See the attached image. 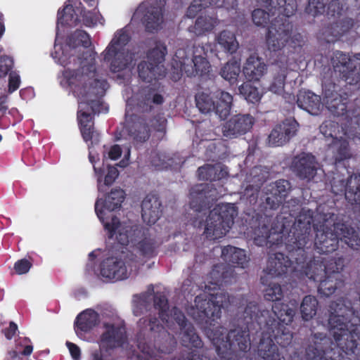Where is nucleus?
I'll use <instances>...</instances> for the list:
<instances>
[{"label":"nucleus","instance_id":"obj_39","mask_svg":"<svg viewBox=\"0 0 360 360\" xmlns=\"http://www.w3.org/2000/svg\"><path fill=\"white\" fill-rule=\"evenodd\" d=\"M227 174L226 169L219 163L214 165H206L198 169V176L200 180H219L226 177Z\"/></svg>","mask_w":360,"mask_h":360},{"label":"nucleus","instance_id":"obj_32","mask_svg":"<svg viewBox=\"0 0 360 360\" xmlns=\"http://www.w3.org/2000/svg\"><path fill=\"white\" fill-rule=\"evenodd\" d=\"M257 354L264 360H285L278 352L276 345L274 344L271 335L264 330L257 347Z\"/></svg>","mask_w":360,"mask_h":360},{"label":"nucleus","instance_id":"obj_49","mask_svg":"<svg viewBox=\"0 0 360 360\" xmlns=\"http://www.w3.org/2000/svg\"><path fill=\"white\" fill-rule=\"evenodd\" d=\"M345 198L351 204L360 203V174L352 175L348 179V188Z\"/></svg>","mask_w":360,"mask_h":360},{"label":"nucleus","instance_id":"obj_47","mask_svg":"<svg viewBox=\"0 0 360 360\" xmlns=\"http://www.w3.org/2000/svg\"><path fill=\"white\" fill-rule=\"evenodd\" d=\"M195 103L199 110L204 114L213 112L214 109L215 97L210 92L199 91L195 96Z\"/></svg>","mask_w":360,"mask_h":360},{"label":"nucleus","instance_id":"obj_52","mask_svg":"<svg viewBox=\"0 0 360 360\" xmlns=\"http://www.w3.org/2000/svg\"><path fill=\"white\" fill-rule=\"evenodd\" d=\"M90 45L91 40L89 36L84 30L77 29L69 37V51L71 49H74L81 46L87 48Z\"/></svg>","mask_w":360,"mask_h":360},{"label":"nucleus","instance_id":"obj_5","mask_svg":"<svg viewBox=\"0 0 360 360\" xmlns=\"http://www.w3.org/2000/svg\"><path fill=\"white\" fill-rule=\"evenodd\" d=\"M207 336L215 347L218 355L224 357L229 351L247 352L250 349L248 326H237L227 332L218 326L207 332Z\"/></svg>","mask_w":360,"mask_h":360},{"label":"nucleus","instance_id":"obj_60","mask_svg":"<svg viewBox=\"0 0 360 360\" xmlns=\"http://www.w3.org/2000/svg\"><path fill=\"white\" fill-rule=\"evenodd\" d=\"M327 0H308L305 11L309 15L316 16L325 12Z\"/></svg>","mask_w":360,"mask_h":360},{"label":"nucleus","instance_id":"obj_37","mask_svg":"<svg viewBox=\"0 0 360 360\" xmlns=\"http://www.w3.org/2000/svg\"><path fill=\"white\" fill-rule=\"evenodd\" d=\"M214 97L217 101L214 102L213 112L224 120L230 115L233 97L228 92L221 90H217L214 93Z\"/></svg>","mask_w":360,"mask_h":360},{"label":"nucleus","instance_id":"obj_25","mask_svg":"<svg viewBox=\"0 0 360 360\" xmlns=\"http://www.w3.org/2000/svg\"><path fill=\"white\" fill-rule=\"evenodd\" d=\"M298 123L293 119H287L276 125L269 135V143L273 146H280L288 143L297 130Z\"/></svg>","mask_w":360,"mask_h":360},{"label":"nucleus","instance_id":"obj_23","mask_svg":"<svg viewBox=\"0 0 360 360\" xmlns=\"http://www.w3.org/2000/svg\"><path fill=\"white\" fill-rule=\"evenodd\" d=\"M332 341L324 333L312 334L308 339L305 347L307 360H330L326 356V353L331 348Z\"/></svg>","mask_w":360,"mask_h":360},{"label":"nucleus","instance_id":"obj_51","mask_svg":"<svg viewBox=\"0 0 360 360\" xmlns=\"http://www.w3.org/2000/svg\"><path fill=\"white\" fill-rule=\"evenodd\" d=\"M318 301L311 295L305 296L300 306L302 317L305 321L311 319L316 314Z\"/></svg>","mask_w":360,"mask_h":360},{"label":"nucleus","instance_id":"obj_45","mask_svg":"<svg viewBox=\"0 0 360 360\" xmlns=\"http://www.w3.org/2000/svg\"><path fill=\"white\" fill-rule=\"evenodd\" d=\"M272 314L269 312L267 316V320L269 319V316L274 317L281 323L288 324L292 322L293 316L295 315V310L288 307L287 304L281 303H275L272 306Z\"/></svg>","mask_w":360,"mask_h":360},{"label":"nucleus","instance_id":"obj_59","mask_svg":"<svg viewBox=\"0 0 360 360\" xmlns=\"http://www.w3.org/2000/svg\"><path fill=\"white\" fill-rule=\"evenodd\" d=\"M154 306L159 309L160 317L163 321L169 322L168 302L166 297L161 294H156L154 297Z\"/></svg>","mask_w":360,"mask_h":360},{"label":"nucleus","instance_id":"obj_40","mask_svg":"<svg viewBox=\"0 0 360 360\" xmlns=\"http://www.w3.org/2000/svg\"><path fill=\"white\" fill-rule=\"evenodd\" d=\"M222 257L230 265H237L241 268H244L248 262L245 251L233 246L224 248L222 250Z\"/></svg>","mask_w":360,"mask_h":360},{"label":"nucleus","instance_id":"obj_43","mask_svg":"<svg viewBox=\"0 0 360 360\" xmlns=\"http://www.w3.org/2000/svg\"><path fill=\"white\" fill-rule=\"evenodd\" d=\"M180 335L182 345L187 347H193L196 348L202 347V342L191 323L184 324L181 328Z\"/></svg>","mask_w":360,"mask_h":360},{"label":"nucleus","instance_id":"obj_58","mask_svg":"<svg viewBox=\"0 0 360 360\" xmlns=\"http://www.w3.org/2000/svg\"><path fill=\"white\" fill-rule=\"evenodd\" d=\"M323 88V100L326 105L327 101L335 98V96L340 95L337 90V86L333 81H330L329 78L324 77L322 82Z\"/></svg>","mask_w":360,"mask_h":360},{"label":"nucleus","instance_id":"obj_8","mask_svg":"<svg viewBox=\"0 0 360 360\" xmlns=\"http://www.w3.org/2000/svg\"><path fill=\"white\" fill-rule=\"evenodd\" d=\"M136 256L131 252H122L120 257H109L101 264V275L108 279L123 280L136 271Z\"/></svg>","mask_w":360,"mask_h":360},{"label":"nucleus","instance_id":"obj_19","mask_svg":"<svg viewBox=\"0 0 360 360\" xmlns=\"http://www.w3.org/2000/svg\"><path fill=\"white\" fill-rule=\"evenodd\" d=\"M290 167L299 179L310 181L316 174L319 163L313 155L302 153L292 158Z\"/></svg>","mask_w":360,"mask_h":360},{"label":"nucleus","instance_id":"obj_18","mask_svg":"<svg viewBox=\"0 0 360 360\" xmlns=\"http://www.w3.org/2000/svg\"><path fill=\"white\" fill-rule=\"evenodd\" d=\"M162 102L163 97L155 90L145 88L128 101L126 112L129 110V113H131L133 108L136 112H149L154 105H160Z\"/></svg>","mask_w":360,"mask_h":360},{"label":"nucleus","instance_id":"obj_53","mask_svg":"<svg viewBox=\"0 0 360 360\" xmlns=\"http://www.w3.org/2000/svg\"><path fill=\"white\" fill-rule=\"evenodd\" d=\"M319 292L325 296H330L333 294L340 282H338V277L335 275L326 276L319 281Z\"/></svg>","mask_w":360,"mask_h":360},{"label":"nucleus","instance_id":"obj_15","mask_svg":"<svg viewBox=\"0 0 360 360\" xmlns=\"http://www.w3.org/2000/svg\"><path fill=\"white\" fill-rule=\"evenodd\" d=\"M103 24V18L98 12L86 11L79 0H69V27L80 26L94 27Z\"/></svg>","mask_w":360,"mask_h":360},{"label":"nucleus","instance_id":"obj_2","mask_svg":"<svg viewBox=\"0 0 360 360\" xmlns=\"http://www.w3.org/2000/svg\"><path fill=\"white\" fill-rule=\"evenodd\" d=\"M319 221L314 224L316 232L314 246L319 253L335 251L339 240L343 241L350 248L360 249V234L350 226L337 221L331 212L319 213Z\"/></svg>","mask_w":360,"mask_h":360},{"label":"nucleus","instance_id":"obj_29","mask_svg":"<svg viewBox=\"0 0 360 360\" xmlns=\"http://www.w3.org/2000/svg\"><path fill=\"white\" fill-rule=\"evenodd\" d=\"M91 104L80 103L77 112V118L80 124V129L84 139L87 141L92 140L95 136L94 122L92 121ZM94 113H95L94 112Z\"/></svg>","mask_w":360,"mask_h":360},{"label":"nucleus","instance_id":"obj_24","mask_svg":"<svg viewBox=\"0 0 360 360\" xmlns=\"http://www.w3.org/2000/svg\"><path fill=\"white\" fill-rule=\"evenodd\" d=\"M126 128L129 136L137 143L146 141L150 136V129L146 120L127 110L125 114Z\"/></svg>","mask_w":360,"mask_h":360},{"label":"nucleus","instance_id":"obj_56","mask_svg":"<svg viewBox=\"0 0 360 360\" xmlns=\"http://www.w3.org/2000/svg\"><path fill=\"white\" fill-rule=\"evenodd\" d=\"M240 94H241L248 101L255 103L261 98V94L257 88L252 86L249 82L243 83L238 87Z\"/></svg>","mask_w":360,"mask_h":360},{"label":"nucleus","instance_id":"obj_3","mask_svg":"<svg viewBox=\"0 0 360 360\" xmlns=\"http://www.w3.org/2000/svg\"><path fill=\"white\" fill-rule=\"evenodd\" d=\"M234 297L226 292L195 297L193 304L187 309L188 314L198 323H207L221 317V309L234 303Z\"/></svg>","mask_w":360,"mask_h":360},{"label":"nucleus","instance_id":"obj_33","mask_svg":"<svg viewBox=\"0 0 360 360\" xmlns=\"http://www.w3.org/2000/svg\"><path fill=\"white\" fill-rule=\"evenodd\" d=\"M291 262L281 252L269 254L265 271L272 277L282 276L287 273Z\"/></svg>","mask_w":360,"mask_h":360},{"label":"nucleus","instance_id":"obj_54","mask_svg":"<svg viewBox=\"0 0 360 360\" xmlns=\"http://www.w3.org/2000/svg\"><path fill=\"white\" fill-rule=\"evenodd\" d=\"M130 37L129 33L124 30H120L116 32L110 44L108 47V51H115V50L128 49L126 45L129 41Z\"/></svg>","mask_w":360,"mask_h":360},{"label":"nucleus","instance_id":"obj_48","mask_svg":"<svg viewBox=\"0 0 360 360\" xmlns=\"http://www.w3.org/2000/svg\"><path fill=\"white\" fill-rule=\"evenodd\" d=\"M217 42L225 52L230 54L235 53L238 48L235 34L229 30H223L219 34Z\"/></svg>","mask_w":360,"mask_h":360},{"label":"nucleus","instance_id":"obj_11","mask_svg":"<svg viewBox=\"0 0 360 360\" xmlns=\"http://www.w3.org/2000/svg\"><path fill=\"white\" fill-rule=\"evenodd\" d=\"M333 72L349 84L360 80V53L350 58L340 51L335 53L333 58Z\"/></svg>","mask_w":360,"mask_h":360},{"label":"nucleus","instance_id":"obj_41","mask_svg":"<svg viewBox=\"0 0 360 360\" xmlns=\"http://www.w3.org/2000/svg\"><path fill=\"white\" fill-rule=\"evenodd\" d=\"M217 24L218 20L216 18L208 15H201L197 18L195 24L189 27L188 30L195 35L200 36L211 32Z\"/></svg>","mask_w":360,"mask_h":360},{"label":"nucleus","instance_id":"obj_4","mask_svg":"<svg viewBox=\"0 0 360 360\" xmlns=\"http://www.w3.org/2000/svg\"><path fill=\"white\" fill-rule=\"evenodd\" d=\"M94 55L88 50L83 52V58L79 56V59L81 60L82 73L88 77L84 86L86 103L91 104L93 112H99L102 105L100 98L105 95L109 84L105 78L96 72Z\"/></svg>","mask_w":360,"mask_h":360},{"label":"nucleus","instance_id":"obj_63","mask_svg":"<svg viewBox=\"0 0 360 360\" xmlns=\"http://www.w3.org/2000/svg\"><path fill=\"white\" fill-rule=\"evenodd\" d=\"M193 60L196 75H203L210 72V65L205 57L195 53Z\"/></svg>","mask_w":360,"mask_h":360},{"label":"nucleus","instance_id":"obj_61","mask_svg":"<svg viewBox=\"0 0 360 360\" xmlns=\"http://www.w3.org/2000/svg\"><path fill=\"white\" fill-rule=\"evenodd\" d=\"M348 179H345L339 174H335L330 181L333 193L336 195L342 193L345 194L348 188Z\"/></svg>","mask_w":360,"mask_h":360},{"label":"nucleus","instance_id":"obj_10","mask_svg":"<svg viewBox=\"0 0 360 360\" xmlns=\"http://www.w3.org/2000/svg\"><path fill=\"white\" fill-rule=\"evenodd\" d=\"M313 221V212L309 209L302 208L296 217L295 222L290 229L289 242L292 243L297 249H302L312 243L311 222Z\"/></svg>","mask_w":360,"mask_h":360},{"label":"nucleus","instance_id":"obj_17","mask_svg":"<svg viewBox=\"0 0 360 360\" xmlns=\"http://www.w3.org/2000/svg\"><path fill=\"white\" fill-rule=\"evenodd\" d=\"M200 51H202V48H196L194 51L185 49H179L176 51L172 63L174 72L172 78L174 81H178L183 72L188 77L196 76L193 58L194 54Z\"/></svg>","mask_w":360,"mask_h":360},{"label":"nucleus","instance_id":"obj_22","mask_svg":"<svg viewBox=\"0 0 360 360\" xmlns=\"http://www.w3.org/2000/svg\"><path fill=\"white\" fill-rule=\"evenodd\" d=\"M105 332L101 338L100 347L106 352L122 347L127 342L126 330L122 324L104 323Z\"/></svg>","mask_w":360,"mask_h":360},{"label":"nucleus","instance_id":"obj_28","mask_svg":"<svg viewBox=\"0 0 360 360\" xmlns=\"http://www.w3.org/2000/svg\"><path fill=\"white\" fill-rule=\"evenodd\" d=\"M253 240L255 243L259 246L279 244L283 241L281 229L276 230L271 229L264 222L255 228L253 232Z\"/></svg>","mask_w":360,"mask_h":360},{"label":"nucleus","instance_id":"obj_1","mask_svg":"<svg viewBox=\"0 0 360 360\" xmlns=\"http://www.w3.org/2000/svg\"><path fill=\"white\" fill-rule=\"evenodd\" d=\"M328 328L337 346L346 354L357 347L358 322L360 323V296L354 304L346 297L331 301L327 309Z\"/></svg>","mask_w":360,"mask_h":360},{"label":"nucleus","instance_id":"obj_31","mask_svg":"<svg viewBox=\"0 0 360 360\" xmlns=\"http://www.w3.org/2000/svg\"><path fill=\"white\" fill-rule=\"evenodd\" d=\"M285 57H281L271 66V72L273 75V82L270 86L271 91L276 94L281 93L285 85V80L290 72Z\"/></svg>","mask_w":360,"mask_h":360},{"label":"nucleus","instance_id":"obj_16","mask_svg":"<svg viewBox=\"0 0 360 360\" xmlns=\"http://www.w3.org/2000/svg\"><path fill=\"white\" fill-rule=\"evenodd\" d=\"M290 189V182L284 179H280L265 186L264 195L262 197L264 208L277 210L285 200Z\"/></svg>","mask_w":360,"mask_h":360},{"label":"nucleus","instance_id":"obj_20","mask_svg":"<svg viewBox=\"0 0 360 360\" xmlns=\"http://www.w3.org/2000/svg\"><path fill=\"white\" fill-rule=\"evenodd\" d=\"M254 118L249 114H238L232 116L222 126L221 131L227 139H236L245 134L252 127Z\"/></svg>","mask_w":360,"mask_h":360},{"label":"nucleus","instance_id":"obj_46","mask_svg":"<svg viewBox=\"0 0 360 360\" xmlns=\"http://www.w3.org/2000/svg\"><path fill=\"white\" fill-rule=\"evenodd\" d=\"M305 275L314 281H320L325 278V268L323 265V259L322 257H316L310 261L304 269Z\"/></svg>","mask_w":360,"mask_h":360},{"label":"nucleus","instance_id":"obj_50","mask_svg":"<svg viewBox=\"0 0 360 360\" xmlns=\"http://www.w3.org/2000/svg\"><path fill=\"white\" fill-rule=\"evenodd\" d=\"M240 73V63L233 60L228 61L219 72L220 75L231 84L236 82Z\"/></svg>","mask_w":360,"mask_h":360},{"label":"nucleus","instance_id":"obj_44","mask_svg":"<svg viewBox=\"0 0 360 360\" xmlns=\"http://www.w3.org/2000/svg\"><path fill=\"white\" fill-rule=\"evenodd\" d=\"M98 322V313L93 309H89L77 316L76 326L81 330L87 331L96 326Z\"/></svg>","mask_w":360,"mask_h":360},{"label":"nucleus","instance_id":"obj_38","mask_svg":"<svg viewBox=\"0 0 360 360\" xmlns=\"http://www.w3.org/2000/svg\"><path fill=\"white\" fill-rule=\"evenodd\" d=\"M266 70V65L262 60L255 56H250L243 68V73L248 80H259Z\"/></svg>","mask_w":360,"mask_h":360},{"label":"nucleus","instance_id":"obj_36","mask_svg":"<svg viewBox=\"0 0 360 360\" xmlns=\"http://www.w3.org/2000/svg\"><path fill=\"white\" fill-rule=\"evenodd\" d=\"M107 56L112 57L110 63V70L113 72H121L129 68L132 61V54L129 49L115 50L108 51Z\"/></svg>","mask_w":360,"mask_h":360},{"label":"nucleus","instance_id":"obj_55","mask_svg":"<svg viewBox=\"0 0 360 360\" xmlns=\"http://www.w3.org/2000/svg\"><path fill=\"white\" fill-rule=\"evenodd\" d=\"M346 101L347 99L343 98L341 95L335 96V98L327 101L326 107L334 115L342 116L347 112Z\"/></svg>","mask_w":360,"mask_h":360},{"label":"nucleus","instance_id":"obj_57","mask_svg":"<svg viewBox=\"0 0 360 360\" xmlns=\"http://www.w3.org/2000/svg\"><path fill=\"white\" fill-rule=\"evenodd\" d=\"M268 178V172L261 167H253L247 177V183L255 184L260 188Z\"/></svg>","mask_w":360,"mask_h":360},{"label":"nucleus","instance_id":"obj_42","mask_svg":"<svg viewBox=\"0 0 360 360\" xmlns=\"http://www.w3.org/2000/svg\"><path fill=\"white\" fill-rule=\"evenodd\" d=\"M329 148L333 153V158L336 162L353 158L349 143L346 139H334L329 145Z\"/></svg>","mask_w":360,"mask_h":360},{"label":"nucleus","instance_id":"obj_9","mask_svg":"<svg viewBox=\"0 0 360 360\" xmlns=\"http://www.w3.org/2000/svg\"><path fill=\"white\" fill-rule=\"evenodd\" d=\"M166 53V46L160 42L149 50L146 58L138 65L139 76L143 81L151 82L165 75L166 70L162 63Z\"/></svg>","mask_w":360,"mask_h":360},{"label":"nucleus","instance_id":"obj_7","mask_svg":"<svg viewBox=\"0 0 360 360\" xmlns=\"http://www.w3.org/2000/svg\"><path fill=\"white\" fill-rule=\"evenodd\" d=\"M68 1L64 2L62 8L58 9L57 13L56 35L54 44V51L51 56L55 61L63 66L61 76L58 77L60 84L64 89L68 88V36L65 30L68 26V20L65 19Z\"/></svg>","mask_w":360,"mask_h":360},{"label":"nucleus","instance_id":"obj_26","mask_svg":"<svg viewBox=\"0 0 360 360\" xmlns=\"http://www.w3.org/2000/svg\"><path fill=\"white\" fill-rule=\"evenodd\" d=\"M124 199V192L122 189H114L108 195L105 201L98 199L95 204V210L98 218L104 222L107 214L121 206Z\"/></svg>","mask_w":360,"mask_h":360},{"label":"nucleus","instance_id":"obj_64","mask_svg":"<svg viewBox=\"0 0 360 360\" xmlns=\"http://www.w3.org/2000/svg\"><path fill=\"white\" fill-rule=\"evenodd\" d=\"M140 326H145L149 328V330L153 333L165 335L167 332L165 330L164 327L160 324L156 318H151L149 320L141 319L139 321Z\"/></svg>","mask_w":360,"mask_h":360},{"label":"nucleus","instance_id":"obj_62","mask_svg":"<svg viewBox=\"0 0 360 360\" xmlns=\"http://www.w3.org/2000/svg\"><path fill=\"white\" fill-rule=\"evenodd\" d=\"M153 292V286H149L147 292L141 295H136L134 296L133 302L137 308L143 309L146 308L150 304L153 297L152 295Z\"/></svg>","mask_w":360,"mask_h":360},{"label":"nucleus","instance_id":"obj_13","mask_svg":"<svg viewBox=\"0 0 360 360\" xmlns=\"http://www.w3.org/2000/svg\"><path fill=\"white\" fill-rule=\"evenodd\" d=\"M292 25L286 19L276 18L271 22L266 34L269 50L278 51L283 49L291 37Z\"/></svg>","mask_w":360,"mask_h":360},{"label":"nucleus","instance_id":"obj_14","mask_svg":"<svg viewBox=\"0 0 360 360\" xmlns=\"http://www.w3.org/2000/svg\"><path fill=\"white\" fill-rule=\"evenodd\" d=\"M164 5L165 0H159L149 5L142 4L134 12L133 18H141L148 32L157 31L163 22Z\"/></svg>","mask_w":360,"mask_h":360},{"label":"nucleus","instance_id":"obj_27","mask_svg":"<svg viewBox=\"0 0 360 360\" xmlns=\"http://www.w3.org/2000/svg\"><path fill=\"white\" fill-rule=\"evenodd\" d=\"M162 213V203L158 195L148 194L141 202V217L148 225L154 224Z\"/></svg>","mask_w":360,"mask_h":360},{"label":"nucleus","instance_id":"obj_6","mask_svg":"<svg viewBox=\"0 0 360 360\" xmlns=\"http://www.w3.org/2000/svg\"><path fill=\"white\" fill-rule=\"evenodd\" d=\"M236 215L237 212L233 205H217L210 211L203 222L204 233L206 237L211 240H215L224 236L233 224V220Z\"/></svg>","mask_w":360,"mask_h":360},{"label":"nucleus","instance_id":"obj_34","mask_svg":"<svg viewBox=\"0 0 360 360\" xmlns=\"http://www.w3.org/2000/svg\"><path fill=\"white\" fill-rule=\"evenodd\" d=\"M269 311L261 309L255 301H249L247 302L245 308L243 310V314L240 317L243 320L245 326L254 321H256L259 324L264 323L267 320Z\"/></svg>","mask_w":360,"mask_h":360},{"label":"nucleus","instance_id":"obj_35","mask_svg":"<svg viewBox=\"0 0 360 360\" xmlns=\"http://www.w3.org/2000/svg\"><path fill=\"white\" fill-rule=\"evenodd\" d=\"M297 105L311 115H318L323 108L321 97L311 91H302L297 96Z\"/></svg>","mask_w":360,"mask_h":360},{"label":"nucleus","instance_id":"obj_21","mask_svg":"<svg viewBox=\"0 0 360 360\" xmlns=\"http://www.w3.org/2000/svg\"><path fill=\"white\" fill-rule=\"evenodd\" d=\"M105 226L110 231V236L112 237L116 235L117 241L123 245H128L129 242L136 243L142 237V229L139 226H122L120 224L117 218L112 217L111 223L103 222Z\"/></svg>","mask_w":360,"mask_h":360},{"label":"nucleus","instance_id":"obj_30","mask_svg":"<svg viewBox=\"0 0 360 360\" xmlns=\"http://www.w3.org/2000/svg\"><path fill=\"white\" fill-rule=\"evenodd\" d=\"M266 333L274 336L276 342L281 347L288 346L292 339V335L290 331H285L284 325L281 323L274 317L269 316V320L265 321V328Z\"/></svg>","mask_w":360,"mask_h":360},{"label":"nucleus","instance_id":"obj_12","mask_svg":"<svg viewBox=\"0 0 360 360\" xmlns=\"http://www.w3.org/2000/svg\"><path fill=\"white\" fill-rule=\"evenodd\" d=\"M222 188L218 190L213 184H200L191 188L190 191V205L196 212H200L218 198L223 196Z\"/></svg>","mask_w":360,"mask_h":360}]
</instances>
